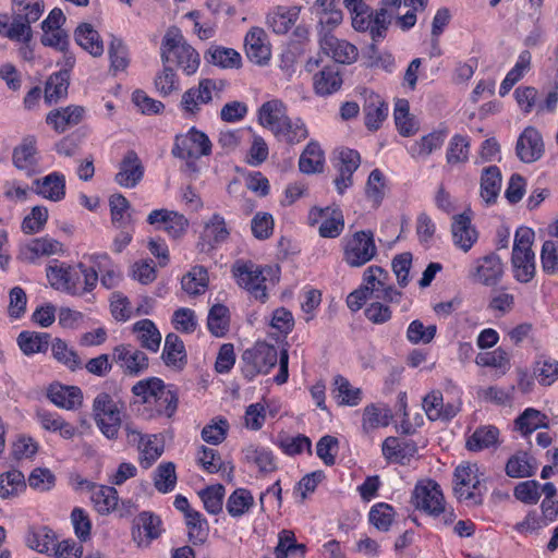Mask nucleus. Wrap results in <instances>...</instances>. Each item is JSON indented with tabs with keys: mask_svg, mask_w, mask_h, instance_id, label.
<instances>
[{
	"mask_svg": "<svg viewBox=\"0 0 558 558\" xmlns=\"http://www.w3.org/2000/svg\"><path fill=\"white\" fill-rule=\"evenodd\" d=\"M254 506V497L245 488H236L227 499L226 509L233 518H239Z\"/></svg>",
	"mask_w": 558,
	"mask_h": 558,
	"instance_id": "4d7b16f0",
	"label": "nucleus"
},
{
	"mask_svg": "<svg viewBox=\"0 0 558 558\" xmlns=\"http://www.w3.org/2000/svg\"><path fill=\"white\" fill-rule=\"evenodd\" d=\"M226 87V82L215 78H203L197 86L185 90L181 98V108L185 114L195 116L201 111L202 105L220 98Z\"/></svg>",
	"mask_w": 558,
	"mask_h": 558,
	"instance_id": "9d476101",
	"label": "nucleus"
},
{
	"mask_svg": "<svg viewBox=\"0 0 558 558\" xmlns=\"http://www.w3.org/2000/svg\"><path fill=\"white\" fill-rule=\"evenodd\" d=\"M144 175V166L134 150H128L119 162V170L114 181L122 187H135Z\"/></svg>",
	"mask_w": 558,
	"mask_h": 558,
	"instance_id": "412c9836",
	"label": "nucleus"
},
{
	"mask_svg": "<svg viewBox=\"0 0 558 558\" xmlns=\"http://www.w3.org/2000/svg\"><path fill=\"white\" fill-rule=\"evenodd\" d=\"M84 114L85 109L83 107L72 105L51 110L46 117V122L56 132L63 133L68 129L77 125L83 120Z\"/></svg>",
	"mask_w": 558,
	"mask_h": 558,
	"instance_id": "c756f323",
	"label": "nucleus"
},
{
	"mask_svg": "<svg viewBox=\"0 0 558 558\" xmlns=\"http://www.w3.org/2000/svg\"><path fill=\"white\" fill-rule=\"evenodd\" d=\"M136 401L144 404L151 415L171 417L177 411L178 395L160 378L149 377L137 381L132 387Z\"/></svg>",
	"mask_w": 558,
	"mask_h": 558,
	"instance_id": "f03ea898",
	"label": "nucleus"
},
{
	"mask_svg": "<svg viewBox=\"0 0 558 558\" xmlns=\"http://www.w3.org/2000/svg\"><path fill=\"white\" fill-rule=\"evenodd\" d=\"M64 245L58 240L44 235L34 238L19 247L17 259L23 263L35 264L43 257L62 255Z\"/></svg>",
	"mask_w": 558,
	"mask_h": 558,
	"instance_id": "2eb2a0df",
	"label": "nucleus"
},
{
	"mask_svg": "<svg viewBox=\"0 0 558 558\" xmlns=\"http://www.w3.org/2000/svg\"><path fill=\"white\" fill-rule=\"evenodd\" d=\"M342 86V76L336 65L324 66L313 76V88L318 96H329Z\"/></svg>",
	"mask_w": 558,
	"mask_h": 558,
	"instance_id": "72a5a7b5",
	"label": "nucleus"
},
{
	"mask_svg": "<svg viewBox=\"0 0 558 558\" xmlns=\"http://www.w3.org/2000/svg\"><path fill=\"white\" fill-rule=\"evenodd\" d=\"M324 151L319 144L310 142L300 156L299 168L303 173H315L323 170Z\"/></svg>",
	"mask_w": 558,
	"mask_h": 558,
	"instance_id": "8fccbe9b",
	"label": "nucleus"
},
{
	"mask_svg": "<svg viewBox=\"0 0 558 558\" xmlns=\"http://www.w3.org/2000/svg\"><path fill=\"white\" fill-rule=\"evenodd\" d=\"M108 54L110 59V71L113 74L124 72L130 64V57L126 46L119 38H112L109 45Z\"/></svg>",
	"mask_w": 558,
	"mask_h": 558,
	"instance_id": "69168bd1",
	"label": "nucleus"
},
{
	"mask_svg": "<svg viewBox=\"0 0 558 558\" xmlns=\"http://www.w3.org/2000/svg\"><path fill=\"white\" fill-rule=\"evenodd\" d=\"M272 134L279 142L295 145L307 138L308 130L301 118L291 119L288 116Z\"/></svg>",
	"mask_w": 558,
	"mask_h": 558,
	"instance_id": "4c0bfd02",
	"label": "nucleus"
},
{
	"mask_svg": "<svg viewBox=\"0 0 558 558\" xmlns=\"http://www.w3.org/2000/svg\"><path fill=\"white\" fill-rule=\"evenodd\" d=\"M243 452L245 461L255 464L259 471L272 472L276 469L275 458L270 450L256 445H250Z\"/></svg>",
	"mask_w": 558,
	"mask_h": 558,
	"instance_id": "052dcab7",
	"label": "nucleus"
},
{
	"mask_svg": "<svg viewBox=\"0 0 558 558\" xmlns=\"http://www.w3.org/2000/svg\"><path fill=\"white\" fill-rule=\"evenodd\" d=\"M319 45L322 50L338 63L351 64L359 57V50L354 45L337 38L331 33H324L319 38Z\"/></svg>",
	"mask_w": 558,
	"mask_h": 558,
	"instance_id": "4be33fe9",
	"label": "nucleus"
},
{
	"mask_svg": "<svg viewBox=\"0 0 558 558\" xmlns=\"http://www.w3.org/2000/svg\"><path fill=\"white\" fill-rule=\"evenodd\" d=\"M35 417L41 428L51 433H59L64 439H72L77 432L73 424L63 420L59 414L46 409H38Z\"/></svg>",
	"mask_w": 558,
	"mask_h": 558,
	"instance_id": "f704fd0d",
	"label": "nucleus"
},
{
	"mask_svg": "<svg viewBox=\"0 0 558 558\" xmlns=\"http://www.w3.org/2000/svg\"><path fill=\"white\" fill-rule=\"evenodd\" d=\"M229 320V310L222 304H216L209 311L207 326L214 336L221 337L228 331Z\"/></svg>",
	"mask_w": 558,
	"mask_h": 558,
	"instance_id": "338daca9",
	"label": "nucleus"
},
{
	"mask_svg": "<svg viewBox=\"0 0 558 558\" xmlns=\"http://www.w3.org/2000/svg\"><path fill=\"white\" fill-rule=\"evenodd\" d=\"M112 355L125 374L138 375L148 367L146 354L131 344H120L116 347Z\"/></svg>",
	"mask_w": 558,
	"mask_h": 558,
	"instance_id": "a878e982",
	"label": "nucleus"
},
{
	"mask_svg": "<svg viewBox=\"0 0 558 558\" xmlns=\"http://www.w3.org/2000/svg\"><path fill=\"white\" fill-rule=\"evenodd\" d=\"M257 117L259 124L274 133L288 118L287 105L280 99L268 100L260 106Z\"/></svg>",
	"mask_w": 558,
	"mask_h": 558,
	"instance_id": "7c9ffc66",
	"label": "nucleus"
},
{
	"mask_svg": "<svg viewBox=\"0 0 558 558\" xmlns=\"http://www.w3.org/2000/svg\"><path fill=\"white\" fill-rule=\"evenodd\" d=\"M531 52L529 50L521 51L514 65L510 69L500 84L499 94L501 97L506 96L511 90V88L531 70Z\"/></svg>",
	"mask_w": 558,
	"mask_h": 558,
	"instance_id": "37998d69",
	"label": "nucleus"
},
{
	"mask_svg": "<svg viewBox=\"0 0 558 558\" xmlns=\"http://www.w3.org/2000/svg\"><path fill=\"white\" fill-rule=\"evenodd\" d=\"M121 410L122 405L107 392H100L94 399V420L101 433L109 439L118 436L122 423Z\"/></svg>",
	"mask_w": 558,
	"mask_h": 558,
	"instance_id": "6e6552de",
	"label": "nucleus"
},
{
	"mask_svg": "<svg viewBox=\"0 0 558 558\" xmlns=\"http://www.w3.org/2000/svg\"><path fill=\"white\" fill-rule=\"evenodd\" d=\"M50 335L47 332L22 331L17 337V343L26 355L46 352L49 348Z\"/></svg>",
	"mask_w": 558,
	"mask_h": 558,
	"instance_id": "a18cd8bd",
	"label": "nucleus"
},
{
	"mask_svg": "<svg viewBox=\"0 0 558 558\" xmlns=\"http://www.w3.org/2000/svg\"><path fill=\"white\" fill-rule=\"evenodd\" d=\"M335 398L341 405H357L362 400V391L360 388L353 387L349 380L340 375L335 377Z\"/></svg>",
	"mask_w": 558,
	"mask_h": 558,
	"instance_id": "6e6d98bb",
	"label": "nucleus"
},
{
	"mask_svg": "<svg viewBox=\"0 0 558 558\" xmlns=\"http://www.w3.org/2000/svg\"><path fill=\"white\" fill-rule=\"evenodd\" d=\"M160 50L163 64L174 62L186 75L196 73L199 54L185 41L179 28L171 27L166 32Z\"/></svg>",
	"mask_w": 558,
	"mask_h": 558,
	"instance_id": "39448f33",
	"label": "nucleus"
},
{
	"mask_svg": "<svg viewBox=\"0 0 558 558\" xmlns=\"http://www.w3.org/2000/svg\"><path fill=\"white\" fill-rule=\"evenodd\" d=\"M300 11L296 5H278L267 14V25L276 34H286L299 20Z\"/></svg>",
	"mask_w": 558,
	"mask_h": 558,
	"instance_id": "473e14b6",
	"label": "nucleus"
},
{
	"mask_svg": "<svg viewBox=\"0 0 558 558\" xmlns=\"http://www.w3.org/2000/svg\"><path fill=\"white\" fill-rule=\"evenodd\" d=\"M208 56L210 63L223 69H239L242 64L241 54L232 48L213 47L208 50Z\"/></svg>",
	"mask_w": 558,
	"mask_h": 558,
	"instance_id": "e2e57ef3",
	"label": "nucleus"
},
{
	"mask_svg": "<svg viewBox=\"0 0 558 558\" xmlns=\"http://www.w3.org/2000/svg\"><path fill=\"white\" fill-rule=\"evenodd\" d=\"M50 286L59 291L83 295L90 292L97 284L98 272L92 267L80 263L75 266L53 260L46 270Z\"/></svg>",
	"mask_w": 558,
	"mask_h": 558,
	"instance_id": "f257e3e1",
	"label": "nucleus"
},
{
	"mask_svg": "<svg viewBox=\"0 0 558 558\" xmlns=\"http://www.w3.org/2000/svg\"><path fill=\"white\" fill-rule=\"evenodd\" d=\"M36 193L51 202H60L65 197V177L58 171L34 181Z\"/></svg>",
	"mask_w": 558,
	"mask_h": 558,
	"instance_id": "2f4dec72",
	"label": "nucleus"
},
{
	"mask_svg": "<svg viewBox=\"0 0 558 558\" xmlns=\"http://www.w3.org/2000/svg\"><path fill=\"white\" fill-rule=\"evenodd\" d=\"M56 534L47 526L33 527L26 537V543L29 548L38 553H48L56 547Z\"/></svg>",
	"mask_w": 558,
	"mask_h": 558,
	"instance_id": "3c124183",
	"label": "nucleus"
},
{
	"mask_svg": "<svg viewBox=\"0 0 558 558\" xmlns=\"http://www.w3.org/2000/svg\"><path fill=\"white\" fill-rule=\"evenodd\" d=\"M92 259L101 272L100 283L107 289L116 288L120 283L122 275L120 269L111 263L108 254H96L92 256Z\"/></svg>",
	"mask_w": 558,
	"mask_h": 558,
	"instance_id": "864d4df0",
	"label": "nucleus"
},
{
	"mask_svg": "<svg viewBox=\"0 0 558 558\" xmlns=\"http://www.w3.org/2000/svg\"><path fill=\"white\" fill-rule=\"evenodd\" d=\"M515 151L519 159L525 163L538 160L544 154L541 133L535 128H526L517 141Z\"/></svg>",
	"mask_w": 558,
	"mask_h": 558,
	"instance_id": "b1692460",
	"label": "nucleus"
},
{
	"mask_svg": "<svg viewBox=\"0 0 558 558\" xmlns=\"http://www.w3.org/2000/svg\"><path fill=\"white\" fill-rule=\"evenodd\" d=\"M311 225L320 222L319 234L323 238H337L343 231L344 221L340 209L313 207L308 214Z\"/></svg>",
	"mask_w": 558,
	"mask_h": 558,
	"instance_id": "a211bd4d",
	"label": "nucleus"
},
{
	"mask_svg": "<svg viewBox=\"0 0 558 558\" xmlns=\"http://www.w3.org/2000/svg\"><path fill=\"white\" fill-rule=\"evenodd\" d=\"M542 269L547 275L558 274V240H546L541 250Z\"/></svg>",
	"mask_w": 558,
	"mask_h": 558,
	"instance_id": "774afa93",
	"label": "nucleus"
},
{
	"mask_svg": "<svg viewBox=\"0 0 558 558\" xmlns=\"http://www.w3.org/2000/svg\"><path fill=\"white\" fill-rule=\"evenodd\" d=\"M445 497L440 485L429 478L418 481L412 492L414 507L432 517H438L444 510Z\"/></svg>",
	"mask_w": 558,
	"mask_h": 558,
	"instance_id": "ddd939ff",
	"label": "nucleus"
},
{
	"mask_svg": "<svg viewBox=\"0 0 558 558\" xmlns=\"http://www.w3.org/2000/svg\"><path fill=\"white\" fill-rule=\"evenodd\" d=\"M26 487L25 477L19 470H10L0 474V498L17 496Z\"/></svg>",
	"mask_w": 558,
	"mask_h": 558,
	"instance_id": "13d9d810",
	"label": "nucleus"
},
{
	"mask_svg": "<svg viewBox=\"0 0 558 558\" xmlns=\"http://www.w3.org/2000/svg\"><path fill=\"white\" fill-rule=\"evenodd\" d=\"M12 162L15 168L24 171L28 177L41 172L40 156L35 136L28 135L24 137L22 142L14 147Z\"/></svg>",
	"mask_w": 558,
	"mask_h": 558,
	"instance_id": "f3484780",
	"label": "nucleus"
},
{
	"mask_svg": "<svg viewBox=\"0 0 558 558\" xmlns=\"http://www.w3.org/2000/svg\"><path fill=\"white\" fill-rule=\"evenodd\" d=\"M533 375L541 386H551L558 379V361L548 355L537 356L533 363Z\"/></svg>",
	"mask_w": 558,
	"mask_h": 558,
	"instance_id": "c03bdc74",
	"label": "nucleus"
},
{
	"mask_svg": "<svg viewBox=\"0 0 558 558\" xmlns=\"http://www.w3.org/2000/svg\"><path fill=\"white\" fill-rule=\"evenodd\" d=\"M242 360L245 364L244 373L246 376L251 377L256 374H268L279 360V372L274 380L278 385H282L288 380L289 354L286 349L278 354L274 345L257 343L253 349L244 351Z\"/></svg>",
	"mask_w": 558,
	"mask_h": 558,
	"instance_id": "7ed1b4c3",
	"label": "nucleus"
},
{
	"mask_svg": "<svg viewBox=\"0 0 558 558\" xmlns=\"http://www.w3.org/2000/svg\"><path fill=\"white\" fill-rule=\"evenodd\" d=\"M247 58L258 64L265 65L271 57V48L266 32L260 27H252L244 38Z\"/></svg>",
	"mask_w": 558,
	"mask_h": 558,
	"instance_id": "aec40b11",
	"label": "nucleus"
},
{
	"mask_svg": "<svg viewBox=\"0 0 558 558\" xmlns=\"http://www.w3.org/2000/svg\"><path fill=\"white\" fill-rule=\"evenodd\" d=\"M381 451L389 462L405 465L417 453V446L413 440L390 436L384 440Z\"/></svg>",
	"mask_w": 558,
	"mask_h": 558,
	"instance_id": "393cba45",
	"label": "nucleus"
},
{
	"mask_svg": "<svg viewBox=\"0 0 558 558\" xmlns=\"http://www.w3.org/2000/svg\"><path fill=\"white\" fill-rule=\"evenodd\" d=\"M172 154L179 158H199L211 154V142L202 131L192 128L186 134L175 137Z\"/></svg>",
	"mask_w": 558,
	"mask_h": 558,
	"instance_id": "4468645a",
	"label": "nucleus"
},
{
	"mask_svg": "<svg viewBox=\"0 0 558 558\" xmlns=\"http://www.w3.org/2000/svg\"><path fill=\"white\" fill-rule=\"evenodd\" d=\"M423 408L430 421H448L459 413L460 402L444 403L441 392L439 390H433L423 399Z\"/></svg>",
	"mask_w": 558,
	"mask_h": 558,
	"instance_id": "cd10ccee",
	"label": "nucleus"
},
{
	"mask_svg": "<svg viewBox=\"0 0 558 558\" xmlns=\"http://www.w3.org/2000/svg\"><path fill=\"white\" fill-rule=\"evenodd\" d=\"M515 428L524 436L532 434L537 428L548 426L546 414L534 408L525 409L515 420Z\"/></svg>",
	"mask_w": 558,
	"mask_h": 558,
	"instance_id": "de8ad7c7",
	"label": "nucleus"
},
{
	"mask_svg": "<svg viewBox=\"0 0 558 558\" xmlns=\"http://www.w3.org/2000/svg\"><path fill=\"white\" fill-rule=\"evenodd\" d=\"M128 442L137 447L141 465L148 469L161 457L165 450L162 440L157 435H143L140 430L126 427Z\"/></svg>",
	"mask_w": 558,
	"mask_h": 558,
	"instance_id": "dca6fc26",
	"label": "nucleus"
},
{
	"mask_svg": "<svg viewBox=\"0 0 558 558\" xmlns=\"http://www.w3.org/2000/svg\"><path fill=\"white\" fill-rule=\"evenodd\" d=\"M52 356L61 364H63L70 371H76L82 368V360L77 353L69 348V345L61 339H54L51 343Z\"/></svg>",
	"mask_w": 558,
	"mask_h": 558,
	"instance_id": "0e129e2a",
	"label": "nucleus"
},
{
	"mask_svg": "<svg viewBox=\"0 0 558 558\" xmlns=\"http://www.w3.org/2000/svg\"><path fill=\"white\" fill-rule=\"evenodd\" d=\"M90 492V500L95 510L100 514H108L113 511L118 505V492L112 486L87 483Z\"/></svg>",
	"mask_w": 558,
	"mask_h": 558,
	"instance_id": "c9c22d12",
	"label": "nucleus"
},
{
	"mask_svg": "<svg viewBox=\"0 0 558 558\" xmlns=\"http://www.w3.org/2000/svg\"><path fill=\"white\" fill-rule=\"evenodd\" d=\"M207 284L208 274L206 268L203 266H194L181 279L182 289L191 295L204 293Z\"/></svg>",
	"mask_w": 558,
	"mask_h": 558,
	"instance_id": "bf43d9fd",
	"label": "nucleus"
},
{
	"mask_svg": "<svg viewBox=\"0 0 558 558\" xmlns=\"http://www.w3.org/2000/svg\"><path fill=\"white\" fill-rule=\"evenodd\" d=\"M352 14V26L357 32H368L372 39L377 41L386 36L391 16L387 9L373 11L364 0H343Z\"/></svg>",
	"mask_w": 558,
	"mask_h": 558,
	"instance_id": "0eeeda50",
	"label": "nucleus"
},
{
	"mask_svg": "<svg viewBox=\"0 0 558 558\" xmlns=\"http://www.w3.org/2000/svg\"><path fill=\"white\" fill-rule=\"evenodd\" d=\"M453 493L468 506L481 505L486 494L485 472L476 463H460L453 472Z\"/></svg>",
	"mask_w": 558,
	"mask_h": 558,
	"instance_id": "20e7f679",
	"label": "nucleus"
},
{
	"mask_svg": "<svg viewBox=\"0 0 558 558\" xmlns=\"http://www.w3.org/2000/svg\"><path fill=\"white\" fill-rule=\"evenodd\" d=\"M363 111L366 128L376 131L388 116V106L378 94L365 90Z\"/></svg>",
	"mask_w": 558,
	"mask_h": 558,
	"instance_id": "c85d7f7f",
	"label": "nucleus"
},
{
	"mask_svg": "<svg viewBox=\"0 0 558 558\" xmlns=\"http://www.w3.org/2000/svg\"><path fill=\"white\" fill-rule=\"evenodd\" d=\"M535 240L533 229L521 226L514 234L511 264L514 278L522 283L530 282L536 272L535 253L532 245Z\"/></svg>",
	"mask_w": 558,
	"mask_h": 558,
	"instance_id": "423d86ee",
	"label": "nucleus"
},
{
	"mask_svg": "<svg viewBox=\"0 0 558 558\" xmlns=\"http://www.w3.org/2000/svg\"><path fill=\"white\" fill-rule=\"evenodd\" d=\"M232 274L241 288L247 290L256 300L266 301V278L260 266L251 260L239 259L232 266Z\"/></svg>",
	"mask_w": 558,
	"mask_h": 558,
	"instance_id": "f8f14e48",
	"label": "nucleus"
},
{
	"mask_svg": "<svg viewBox=\"0 0 558 558\" xmlns=\"http://www.w3.org/2000/svg\"><path fill=\"white\" fill-rule=\"evenodd\" d=\"M75 40L94 57H99L104 52V45L99 34L90 24H82L76 28Z\"/></svg>",
	"mask_w": 558,
	"mask_h": 558,
	"instance_id": "09e8293b",
	"label": "nucleus"
},
{
	"mask_svg": "<svg viewBox=\"0 0 558 558\" xmlns=\"http://www.w3.org/2000/svg\"><path fill=\"white\" fill-rule=\"evenodd\" d=\"M133 330L137 335V339L143 348L153 352L158 351L161 342V335L150 319H142L135 323Z\"/></svg>",
	"mask_w": 558,
	"mask_h": 558,
	"instance_id": "49530a36",
	"label": "nucleus"
},
{
	"mask_svg": "<svg viewBox=\"0 0 558 558\" xmlns=\"http://www.w3.org/2000/svg\"><path fill=\"white\" fill-rule=\"evenodd\" d=\"M377 255L374 234L356 231L343 239V260L350 267H362Z\"/></svg>",
	"mask_w": 558,
	"mask_h": 558,
	"instance_id": "1a4fd4ad",
	"label": "nucleus"
},
{
	"mask_svg": "<svg viewBox=\"0 0 558 558\" xmlns=\"http://www.w3.org/2000/svg\"><path fill=\"white\" fill-rule=\"evenodd\" d=\"M396 517L393 507L386 502L375 504L368 512V521L380 532L389 531Z\"/></svg>",
	"mask_w": 558,
	"mask_h": 558,
	"instance_id": "680f3d73",
	"label": "nucleus"
},
{
	"mask_svg": "<svg viewBox=\"0 0 558 558\" xmlns=\"http://www.w3.org/2000/svg\"><path fill=\"white\" fill-rule=\"evenodd\" d=\"M393 118L400 135L410 137L420 130V122L410 113V105L407 99H398L395 104Z\"/></svg>",
	"mask_w": 558,
	"mask_h": 558,
	"instance_id": "58836bf2",
	"label": "nucleus"
},
{
	"mask_svg": "<svg viewBox=\"0 0 558 558\" xmlns=\"http://www.w3.org/2000/svg\"><path fill=\"white\" fill-rule=\"evenodd\" d=\"M230 235L225 218L219 214H214L205 223L201 233L198 246L203 252H209L221 243L226 242Z\"/></svg>",
	"mask_w": 558,
	"mask_h": 558,
	"instance_id": "5701e85b",
	"label": "nucleus"
},
{
	"mask_svg": "<svg viewBox=\"0 0 558 558\" xmlns=\"http://www.w3.org/2000/svg\"><path fill=\"white\" fill-rule=\"evenodd\" d=\"M339 175L335 179L337 191L342 194L353 183L352 175L361 163L360 154L350 148H342L338 153Z\"/></svg>",
	"mask_w": 558,
	"mask_h": 558,
	"instance_id": "bb28decb",
	"label": "nucleus"
},
{
	"mask_svg": "<svg viewBox=\"0 0 558 558\" xmlns=\"http://www.w3.org/2000/svg\"><path fill=\"white\" fill-rule=\"evenodd\" d=\"M361 287L377 300L399 303L402 298V292L390 283L388 271L379 266L373 265L365 269Z\"/></svg>",
	"mask_w": 558,
	"mask_h": 558,
	"instance_id": "9b49d317",
	"label": "nucleus"
},
{
	"mask_svg": "<svg viewBox=\"0 0 558 558\" xmlns=\"http://www.w3.org/2000/svg\"><path fill=\"white\" fill-rule=\"evenodd\" d=\"M307 547L296 541L291 530H282L278 534V544L274 549L276 558H305Z\"/></svg>",
	"mask_w": 558,
	"mask_h": 558,
	"instance_id": "ea45409f",
	"label": "nucleus"
},
{
	"mask_svg": "<svg viewBox=\"0 0 558 558\" xmlns=\"http://www.w3.org/2000/svg\"><path fill=\"white\" fill-rule=\"evenodd\" d=\"M472 219L473 213L469 208L459 215L452 216L451 235L453 244L465 253L472 248L478 239Z\"/></svg>",
	"mask_w": 558,
	"mask_h": 558,
	"instance_id": "6ab92c4d",
	"label": "nucleus"
},
{
	"mask_svg": "<svg viewBox=\"0 0 558 558\" xmlns=\"http://www.w3.org/2000/svg\"><path fill=\"white\" fill-rule=\"evenodd\" d=\"M445 134L442 132H432L420 140L415 141L409 148L410 156L415 160H425L434 151L441 148L445 142Z\"/></svg>",
	"mask_w": 558,
	"mask_h": 558,
	"instance_id": "a19ab883",
	"label": "nucleus"
},
{
	"mask_svg": "<svg viewBox=\"0 0 558 558\" xmlns=\"http://www.w3.org/2000/svg\"><path fill=\"white\" fill-rule=\"evenodd\" d=\"M391 418L390 411L384 405L368 404L364 408L362 427L365 432L388 426Z\"/></svg>",
	"mask_w": 558,
	"mask_h": 558,
	"instance_id": "5fc2aeb1",
	"label": "nucleus"
},
{
	"mask_svg": "<svg viewBox=\"0 0 558 558\" xmlns=\"http://www.w3.org/2000/svg\"><path fill=\"white\" fill-rule=\"evenodd\" d=\"M69 78L70 74L66 70H61L49 76L45 86L46 102L53 104L66 96Z\"/></svg>",
	"mask_w": 558,
	"mask_h": 558,
	"instance_id": "603ef678",
	"label": "nucleus"
},
{
	"mask_svg": "<svg viewBox=\"0 0 558 558\" xmlns=\"http://www.w3.org/2000/svg\"><path fill=\"white\" fill-rule=\"evenodd\" d=\"M48 399L59 408L74 410L82 404V390L75 386L51 385L47 392Z\"/></svg>",
	"mask_w": 558,
	"mask_h": 558,
	"instance_id": "e433bc0d",
	"label": "nucleus"
},
{
	"mask_svg": "<svg viewBox=\"0 0 558 558\" xmlns=\"http://www.w3.org/2000/svg\"><path fill=\"white\" fill-rule=\"evenodd\" d=\"M505 470L506 474L512 478L530 477L535 474L537 464L527 452L519 451L508 459Z\"/></svg>",
	"mask_w": 558,
	"mask_h": 558,
	"instance_id": "79ce46f5",
	"label": "nucleus"
}]
</instances>
